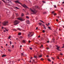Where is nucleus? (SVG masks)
I'll use <instances>...</instances> for the list:
<instances>
[{"label": "nucleus", "mask_w": 64, "mask_h": 64, "mask_svg": "<svg viewBox=\"0 0 64 64\" xmlns=\"http://www.w3.org/2000/svg\"><path fill=\"white\" fill-rule=\"evenodd\" d=\"M10 44H12V42H11V41H10Z\"/></svg>", "instance_id": "39"}, {"label": "nucleus", "mask_w": 64, "mask_h": 64, "mask_svg": "<svg viewBox=\"0 0 64 64\" xmlns=\"http://www.w3.org/2000/svg\"><path fill=\"white\" fill-rule=\"evenodd\" d=\"M39 25H42V23L40 22V23H39Z\"/></svg>", "instance_id": "14"}, {"label": "nucleus", "mask_w": 64, "mask_h": 64, "mask_svg": "<svg viewBox=\"0 0 64 64\" xmlns=\"http://www.w3.org/2000/svg\"><path fill=\"white\" fill-rule=\"evenodd\" d=\"M2 1L6 4H7V3H9L10 2L11 4H12V2H11V0H2Z\"/></svg>", "instance_id": "2"}, {"label": "nucleus", "mask_w": 64, "mask_h": 64, "mask_svg": "<svg viewBox=\"0 0 64 64\" xmlns=\"http://www.w3.org/2000/svg\"><path fill=\"white\" fill-rule=\"evenodd\" d=\"M46 25H47V26H48V25L47 24H46Z\"/></svg>", "instance_id": "63"}, {"label": "nucleus", "mask_w": 64, "mask_h": 64, "mask_svg": "<svg viewBox=\"0 0 64 64\" xmlns=\"http://www.w3.org/2000/svg\"><path fill=\"white\" fill-rule=\"evenodd\" d=\"M22 47V46L21 45L20 46V47Z\"/></svg>", "instance_id": "58"}, {"label": "nucleus", "mask_w": 64, "mask_h": 64, "mask_svg": "<svg viewBox=\"0 0 64 64\" xmlns=\"http://www.w3.org/2000/svg\"><path fill=\"white\" fill-rule=\"evenodd\" d=\"M12 48H14V45H12Z\"/></svg>", "instance_id": "40"}, {"label": "nucleus", "mask_w": 64, "mask_h": 64, "mask_svg": "<svg viewBox=\"0 0 64 64\" xmlns=\"http://www.w3.org/2000/svg\"><path fill=\"white\" fill-rule=\"evenodd\" d=\"M32 61L34 62H35V60H33Z\"/></svg>", "instance_id": "33"}, {"label": "nucleus", "mask_w": 64, "mask_h": 64, "mask_svg": "<svg viewBox=\"0 0 64 64\" xmlns=\"http://www.w3.org/2000/svg\"><path fill=\"white\" fill-rule=\"evenodd\" d=\"M54 63V62H52V64H53V63Z\"/></svg>", "instance_id": "54"}, {"label": "nucleus", "mask_w": 64, "mask_h": 64, "mask_svg": "<svg viewBox=\"0 0 64 64\" xmlns=\"http://www.w3.org/2000/svg\"><path fill=\"white\" fill-rule=\"evenodd\" d=\"M8 51L10 52H11V50H10V49L8 50Z\"/></svg>", "instance_id": "28"}, {"label": "nucleus", "mask_w": 64, "mask_h": 64, "mask_svg": "<svg viewBox=\"0 0 64 64\" xmlns=\"http://www.w3.org/2000/svg\"><path fill=\"white\" fill-rule=\"evenodd\" d=\"M1 4V1H0V4Z\"/></svg>", "instance_id": "49"}, {"label": "nucleus", "mask_w": 64, "mask_h": 64, "mask_svg": "<svg viewBox=\"0 0 64 64\" xmlns=\"http://www.w3.org/2000/svg\"><path fill=\"white\" fill-rule=\"evenodd\" d=\"M42 32L43 33H45V30H43Z\"/></svg>", "instance_id": "24"}, {"label": "nucleus", "mask_w": 64, "mask_h": 64, "mask_svg": "<svg viewBox=\"0 0 64 64\" xmlns=\"http://www.w3.org/2000/svg\"><path fill=\"white\" fill-rule=\"evenodd\" d=\"M18 38H16V40H18Z\"/></svg>", "instance_id": "61"}, {"label": "nucleus", "mask_w": 64, "mask_h": 64, "mask_svg": "<svg viewBox=\"0 0 64 64\" xmlns=\"http://www.w3.org/2000/svg\"><path fill=\"white\" fill-rule=\"evenodd\" d=\"M6 55H3L2 56V57H6Z\"/></svg>", "instance_id": "12"}, {"label": "nucleus", "mask_w": 64, "mask_h": 64, "mask_svg": "<svg viewBox=\"0 0 64 64\" xmlns=\"http://www.w3.org/2000/svg\"><path fill=\"white\" fill-rule=\"evenodd\" d=\"M41 60H44V59H43L42 58H41Z\"/></svg>", "instance_id": "34"}, {"label": "nucleus", "mask_w": 64, "mask_h": 64, "mask_svg": "<svg viewBox=\"0 0 64 64\" xmlns=\"http://www.w3.org/2000/svg\"><path fill=\"white\" fill-rule=\"evenodd\" d=\"M56 21H57V22L58 21V20H56Z\"/></svg>", "instance_id": "53"}, {"label": "nucleus", "mask_w": 64, "mask_h": 64, "mask_svg": "<svg viewBox=\"0 0 64 64\" xmlns=\"http://www.w3.org/2000/svg\"><path fill=\"white\" fill-rule=\"evenodd\" d=\"M26 22L27 24H29V22H30L29 20H28L26 21Z\"/></svg>", "instance_id": "10"}, {"label": "nucleus", "mask_w": 64, "mask_h": 64, "mask_svg": "<svg viewBox=\"0 0 64 64\" xmlns=\"http://www.w3.org/2000/svg\"><path fill=\"white\" fill-rule=\"evenodd\" d=\"M38 37H39V38H40V36H38Z\"/></svg>", "instance_id": "48"}, {"label": "nucleus", "mask_w": 64, "mask_h": 64, "mask_svg": "<svg viewBox=\"0 0 64 64\" xmlns=\"http://www.w3.org/2000/svg\"><path fill=\"white\" fill-rule=\"evenodd\" d=\"M60 55H63V54H62L60 53Z\"/></svg>", "instance_id": "38"}, {"label": "nucleus", "mask_w": 64, "mask_h": 64, "mask_svg": "<svg viewBox=\"0 0 64 64\" xmlns=\"http://www.w3.org/2000/svg\"><path fill=\"white\" fill-rule=\"evenodd\" d=\"M5 30H6V31H7L8 32V30H7L6 29V28H5Z\"/></svg>", "instance_id": "25"}, {"label": "nucleus", "mask_w": 64, "mask_h": 64, "mask_svg": "<svg viewBox=\"0 0 64 64\" xmlns=\"http://www.w3.org/2000/svg\"><path fill=\"white\" fill-rule=\"evenodd\" d=\"M21 34V32H20L18 34V35H20Z\"/></svg>", "instance_id": "23"}, {"label": "nucleus", "mask_w": 64, "mask_h": 64, "mask_svg": "<svg viewBox=\"0 0 64 64\" xmlns=\"http://www.w3.org/2000/svg\"><path fill=\"white\" fill-rule=\"evenodd\" d=\"M30 40H29V41H28V43H30Z\"/></svg>", "instance_id": "45"}, {"label": "nucleus", "mask_w": 64, "mask_h": 64, "mask_svg": "<svg viewBox=\"0 0 64 64\" xmlns=\"http://www.w3.org/2000/svg\"><path fill=\"white\" fill-rule=\"evenodd\" d=\"M63 46H64V44L63 45Z\"/></svg>", "instance_id": "64"}, {"label": "nucleus", "mask_w": 64, "mask_h": 64, "mask_svg": "<svg viewBox=\"0 0 64 64\" xmlns=\"http://www.w3.org/2000/svg\"><path fill=\"white\" fill-rule=\"evenodd\" d=\"M43 14H47V12H43Z\"/></svg>", "instance_id": "16"}, {"label": "nucleus", "mask_w": 64, "mask_h": 64, "mask_svg": "<svg viewBox=\"0 0 64 64\" xmlns=\"http://www.w3.org/2000/svg\"><path fill=\"white\" fill-rule=\"evenodd\" d=\"M7 23H8V22H4L2 23V24L4 25H6Z\"/></svg>", "instance_id": "7"}, {"label": "nucleus", "mask_w": 64, "mask_h": 64, "mask_svg": "<svg viewBox=\"0 0 64 64\" xmlns=\"http://www.w3.org/2000/svg\"><path fill=\"white\" fill-rule=\"evenodd\" d=\"M4 32H6V30H4Z\"/></svg>", "instance_id": "47"}, {"label": "nucleus", "mask_w": 64, "mask_h": 64, "mask_svg": "<svg viewBox=\"0 0 64 64\" xmlns=\"http://www.w3.org/2000/svg\"><path fill=\"white\" fill-rule=\"evenodd\" d=\"M54 16H56V14L54 13Z\"/></svg>", "instance_id": "36"}, {"label": "nucleus", "mask_w": 64, "mask_h": 64, "mask_svg": "<svg viewBox=\"0 0 64 64\" xmlns=\"http://www.w3.org/2000/svg\"><path fill=\"white\" fill-rule=\"evenodd\" d=\"M48 61H49L50 62H51V60H50V59H48Z\"/></svg>", "instance_id": "13"}, {"label": "nucleus", "mask_w": 64, "mask_h": 64, "mask_svg": "<svg viewBox=\"0 0 64 64\" xmlns=\"http://www.w3.org/2000/svg\"><path fill=\"white\" fill-rule=\"evenodd\" d=\"M15 8H16V9H19V8H18L17 7H16Z\"/></svg>", "instance_id": "20"}, {"label": "nucleus", "mask_w": 64, "mask_h": 64, "mask_svg": "<svg viewBox=\"0 0 64 64\" xmlns=\"http://www.w3.org/2000/svg\"><path fill=\"white\" fill-rule=\"evenodd\" d=\"M26 42V40H22V42H23V43H25V42Z\"/></svg>", "instance_id": "11"}, {"label": "nucleus", "mask_w": 64, "mask_h": 64, "mask_svg": "<svg viewBox=\"0 0 64 64\" xmlns=\"http://www.w3.org/2000/svg\"><path fill=\"white\" fill-rule=\"evenodd\" d=\"M64 48V46H63L62 47V48Z\"/></svg>", "instance_id": "52"}, {"label": "nucleus", "mask_w": 64, "mask_h": 64, "mask_svg": "<svg viewBox=\"0 0 64 64\" xmlns=\"http://www.w3.org/2000/svg\"><path fill=\"white\" fill-rule=\"evenodd\" d=\"M26 18H27L28 19H29V16H26Z\"/></svg>", "instance_id": "22"}, {"label": "nucleus", "mask_w": 64, "mask_h": 64, "mask_svg": "<svg viewBox=\"0 0 64 64\" xmlns=\"http://www.w3.org/2000/svg\"><path fill=\"white\" fill-rule=\"evenodd\" d=\"M49 56H46V57H49Z\"/></svg>", "instance_id": "62"}, {"label": "nucleus", "mask_w": 64, "mask_h": 64, "mask_svg": "<svg viewBox=\"0 0 64 64\" xmlns=\"http://www.w3.org/2000/svg\"><path fill=\"white\" fill-rule=\"evenodd\" d=\"M38 28V27H36V30H37V29Z\"/></svg>", "instance_id": "44"}, {"label": "nucleus", "mask_w": 64, "mask_h": 64, "mask_svg": "<svg viewBox=\"0 0 64 64\" xmlns=\"http://www.w3.org/2000/svg\"><path fill=\"white\" fill-rule=\"evenodd\" d=\"M57 57L58 58V59H59V58L58 56H57Z\"/></svg>", "instance_id": "41"}, {"label": "nucleus", "mask_w": 64, "mask_h": 64, "mask_svg": "<svg viewBox=\"0 0 64 64\" xmlns=\"http://www.w3.org/2000/svg\"><path fill=\"white\" fill-rule=\"evenodd\" d=\"M62 4H64V2H62Z\"/></svg>", "instance_id": "50"}, {"label": "nucleus", "mask_w": 64, "mask_h": 64, "mask_svg": "<svg viewBox=\"0 0 64 64\" xmlns=\"http://www.w3.org/2000/svg\"><path fill=\"white\" fill-rule=\"evenodd\" d=\"M54 8H56V6L55 5L54 6Z\"/></svg>", "instance_id": "30"}, {"label": "nucleus", "mask_w": 64, "mask_h": 64, "mask_svg": "<svg viewBox=\"0 0 64 64\" xmlns=\"http://www.w3.org/2000/svg\"><path fill=\"white\" fill-rule=\"evenodd\" d=\"M30 9L31 10L32 12L34 14H35L37 12V11L35 10H32L31 8H30Z\"/></svg>", "instance_id": "5"}, {"label": "nucleus", "mask_w": 64, "mask_h": 64, "mask_svg": "<svg viewBox=\"0 0 64 64\" xmlns=\"http://www.w3.org/2000/svg\"><path fill=\"white\" fill-rule=\"evenodd\" d=\"M47 48L48 49H49V48Z\"/></svg>", "instance_id": "60"}, {"label": "nucleus", "mask_w": 64, "mask_h": 64, "mask_svg": "<svg viewBox=\"0 0 64 64\" xmlns=\"http://www.w3.org/2000/svg\"><path fill=\"white\" fill-rule=\"evenodd\" d=\"M17 19H18V20H20V21H23V18H18Z\"/></svg>", "instance_id": "8"}, {"label": "nucleus", "mask_w": 64, "mask_h": 64, "mask_svg": "<svg viewBox=\"0 0 64 64\" xmlns=\"http://www.w3.org/2000/svg\"><path fill=\"white\" fill-rule=\"evenodd\" d=\"M34 34H33L32 32H29V33L28 34V37L29 38L30 37H31L32 36H33Z\"/></svg>", "instance_id": "3"}, {"label": "nucleus", "mask_w": 64, "mask_h": 64, "mask_svg": "<svg viewBox=\"0 0 64 64\" xmlns=\"http://www.w3.org/2000/svg\"><path fill=\"white\" fill-rule=\"evenodd\" d=\"M20 23V22L19 21L16 20L14 22V25H17V24H18Z\"/></svg>", "instance_id": "4"}, {"label": "nucleus", "mask_w": 64, "mask_h": 64, "mask_svg": "<svg viewBox=\"0 0 64 64\" xmlns=\"http://www.w3.org/2000/svg\"><path fill=\"white\" fill-rule=\"evenodd\" d=\"M43 26L44 27V29H46V27H45V26L44 24H42Z\"/></svg>", "instance_id": "9"}, {"label": "nucleus", "mask_w": 64, "mask_h": 64, "mask_svg": "<svg viewBox=\"0 0 64 64\" xmlns=\"http://www.w3.org/2000/svg\"><path fill=\"white\" fill-rule=\"evenodd\" d=\"M21 55H22V56H23L24 55H23V54L22 53L21 54Z\"/></svg>", "instance_id": "35"}, {"label": "nucleus", "mask_w": 64, "mask_h": 64, "mask_svg": "<svg viewBox=\"0 0 64 64\" xmlns=\"http://www.w3.org/2000/svg\"><path fill=\"white\" fill-rule=\"evenodd\" d=\"M30 62H31V60H30Z\"/></svg>", "instance_id": "56"}, {"label": "nucleus", "mask_w": 64, "mask_h": 64, "mask_svg": "<svg viewBox=\"0 0 64 64\" xmlns=\"http://www.w3.org/2000/svg\"><path fill=\"white\" fill-rule=\"evenodd\" d=\"M56 46L57 47V48H56V49H57V50L58 51H61V50L60 49V46Z\"/></svg>", "instance_id": "6"}, {"label": "nucleus", "mask_w": 64, "mask_h": 64, "mask_svg": "<svg viewBox=\"0 0 64 64\" xmlns=\"http://www.w3.org/2000/svg\"><path fill=\"white\" fill-rule=\"evenodd\" d=\"M13 31H17V30H16V29H13Z\"/></svg>", "instance_id": "19"}, {"label": "nucleus", "mask_w": 64, "mask_h": 64, "mask_svg": "<svg viewBox=\"0 0 64 64\" xmlns=\"http://www.w3.org/2000/svg\"><path fill=\"white\" fill-rule=\"evenodd\" d=\"M40 22H42V23H44V24H45V23H44V22H43V21L42 20H40Z\"/></svg>", "instance_id": "18"}, {"label": "nucleus", "mask_w": 64, "mask_h": 64, "mask_svg": "<svg viewBox=\"0 0 64 64\" xmlns=\"http://www.w3.org/2000/svg\"><path fill=\"white\" fill-rule=\"evenodd\" d=\"M42 55H40L39 56L40 58L41 57H42Z\"/></svg>", "instance_id": "26"}, {"label": "nucleus", "mask_w": 64, "mask_h": 64, "mask_svg": "<svg viewBox=\"0 0 64 64\" xmlns=\"http://www.w3.org/2000/svg\"><path fill=\"white\" fill-rule=\"evenodd\" d=\"M14 2L16 4H17V3H18V4H20V5H22V7H24V8H26V9H29V8H28V7L27 6H26V5H25V4H22L20 2H19V1L18 0H17L16 1H15Z\"/></svg>", "instance_id": "1"}, {"label": "nucleus", "mask_w": 64, "mask_h": 64, "mask_svg": "<svg viewBox=\"0 0 64 64\" xmlns=\"http://www.w3.org/2000/svg\"><path fill=\"white\" fill-rule=\"evenodd\" d=\"M30 50H32V48H30Z\"/></svg>", "instance_id": "32"}, {"label": "nucleus", "mask_w": 64, "mask_h": 64, "mask_svg": "<svg viewBox=\"0 0 64 64\" xmlns=\"http://www.w3.org/2000/svg\"><path fill=\"white\" fill-rule=\"evenodd\" d=\"M11 36H10L8 38V39H10V38H11Z\"/></svg>", "instance_id": "29"}, {"label": "nucleus", "mask_w": 64, "mask_h": 64, "mask_svg": "<svg viewBox=\"0 0 64 64\" xmlns=\"http://www.w3.org/2000/svg\"><path fill=\"white\" fill-rule=\"evenodd\" d=\"M20 60H18V61H20Z\"/></svg>", "instance_id": "59"}, {"label": "nucleus", "mask_w": 64, "mask_h": 64, "mask_svg": "<svg viewBox=\"0 0 64 64\" xmlns=\"http://www.w3.org/2000/svg\"><path fill=\"white\" fill-rule=\"evenodd\" d=\"M34 58H36V59H37V57L36 56H34Z\"/></svg>", "instance_id": "21"}, {"label": "nucleus", "mask_w": 64, "mask_h": 64, "mask_svg": "<svg viewBox=\"0 0 64 64\" xmlns=\"http://www.w3.org/2000/svg\"><path fill=\"white\" fill-rule=\"evenodd\" d=\"M52 60H54V58H53L52 57Z\"/></svg>", "instance_id": "37"}, {"label": "nucleus", "mask_w": 64, "mask_h": 64, "mask_svg": "<svg viewBox=\"0 0 64 64\" xmlns=\"http://www.w3.org/2000/svg\"><path fill=\"white\" fill-rule=\"evenodd\" d=\"M2 29H3L4 28V27H2Z\"/></svg>", "instance_id": "46"}, {"label": "nucleus", "mask_w": 64, "mask_h": 64, "mask_svg": "<svg viewBox=\"0 0 64 64\" xmlns=\"http://www.w3.org/2000/svg\"><path fill=\"white\" fill-rule=\"evenodd\" d=\"M48 29H50V30H51V27H48Z\"/></svg>", "instance_id": "27"}, {"label": "nucleus", "mask_w": 64, "mask_h": 64, "mask_svg": "<svg viewBox=\"0 0 64 64\" xmlns=\"http://www.w3.org/2000/svg\"><path fill=\"white\" fill-rule=\"evenodd\" d=\"M24 14L22 13V15L21 16V17H22V16H24Z\"/></svg>", "instance_id": "17"}, {"label": "nucleus", "mask_w": 64, "mask_h": 64, "mask_svg": "<svg viewBox=\"0 0 64 64\" xmlns=\"http://www.w3.org/2000/svg\"><path fill=\"white\" fill-rule=\"evenodd\" d=\"M49 41H47V42H48V43H49Z\"/></svg>", "instance_id": "55"}, {"label": "nucleus", "mask_w": 64, "mask_h": 64, "mask_svg": "<svg viewBox=\"0 0 64 64\" xmlns=\"http://www.w3.org/2000/svg\"><path fill=\"white\" fill-rule=\"evenodd\" d=\"M7 45H8V44H6V46H7Z\"/></svg>", "instance_id": "51"}, {"label": "nucleus", "mask_w": 64, "mask_h": 64, "mask_svg": "<svg viewBox=\"0 0 64 64\" xmlns=\"http://www.w3.org/2000/svg\"><path fill=\"white\" fill-rule=\"evenodd\" d=\"M17 29H18V30H19V31L21 30V29L20 28H17Z\"/></svg>", "instance_id": "15"}, {"label": "nucleus", "mask_w": 64, "mask_h": 64, "mask_svg": "<svg viewBox=\"0 0 64 64\" xmlns=\"http://www.w3.org/2000/svg\"><path fill=\"white\" fill-rule=\"evenodd\" d=\"M35 7L36 8V7H37H37H38V6H35Z\"/></svg>", "instance_id": "57"}, {"label": "nucleus", "mask_w": 64, "mask_h": 64, "mask_svg": "<svg viewBox=\"0 0 64 64\" xmlns=\"http://www.w3.org/2000/svg\"><path fill=\"white\" fill-rule=\"evenodd\" d=\"M54 13V11H53L52 12V13Z\"/></svg>", "instance_id": "43"}, {"label": "nucleus", "mask_w": 64, "mask_h": 64, "mask_svg": "<svg viewBox=\"0 0 64 64\" xmlns=\"http://www.w3.org/2000/svg\"><path fill=\"white\" fill-rule=\"evenodd\" d=\"M42 2H43V3H45V2L44 1H43Z\"/></svg>", "instance_id": "42"}, {"label": "nucleus", "mask_w": 64, "mask_h": 64, "mask_svg": "<svg viewBox=\"0 0 64 64\" xmlns=\"http://www.w3.org/2000/svg\"><path fill=\"white\" fill-rule=\"evenodd\" d=\"M43 45H42L41 46V48H43Z\"/></svg>", "instance_id": "31"}]
</instances>
